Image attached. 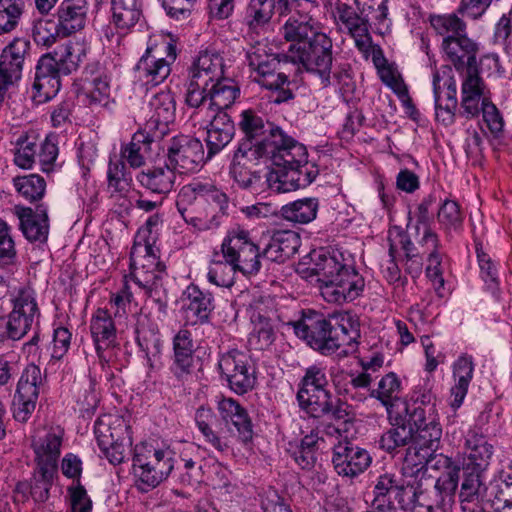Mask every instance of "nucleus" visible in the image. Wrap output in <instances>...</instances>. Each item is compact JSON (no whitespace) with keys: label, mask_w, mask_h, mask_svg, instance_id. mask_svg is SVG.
<instances>
[{"label":"nucleus","mask_w":512,"mask_h":512,"mask_svg":"<svg viewBox=\"0 0 512 512\" xmlns=\"http://www.w3.org/2000/svg\"><path fill=\"white\" fill-rule=\"evenodd\" d=\"M148 131H137L133 134L129 144L121 150V157L124 158L132 168H139L144 164V156L142 150H150V144L159 141L151 137Z\"/></svg>","instance_id":"obj_45"},{"label":"nucleus","mask_w":512,"mask_h":512,"mask_svg":"<svg viewBox=\"0 0 512 512\" xmlns=\"http://www.w3.org/2000/svg\"><path fill=\"white\" fill-rule=\"evenodd\" d=\"M13 184L17 192L30 202L42 199L46 190L44 178L37 174L15 177Z\"/></svg>","instance_id":"obj_51"},{"label":"nucleus","mask_w":512,"mask_h":512,"mask_svg":"<svg viewBox=\"0 0 512 512\" xmlns=\"http://www.w3.org/2000/svg\"><path fill=\"white\" fill-rule=\"evenodd\" d=\"M63 434L60 428H44L35 433L32 447L36 455L38 467L57 470Z\"/></svg>","instance_id":"obj_22"},{"label":"nucleus","mask_w":512,"mask_h":512,"mask_svg":"<svg viewBox=\"0 0 512 512\" xmlns=\"http://www.w3.org/2000/svg\"><path fill=\"white\" fill-rule=\"evenodd\" d=\"M214 187V185L209 183L195 182L184 186L179 194V199L176 203L178 211L187 223H191L199 230H209L218 227V215L212 212L209 219L193 216L189 217V210L183 207V203L191 199L200 204L204 203Z\"/></svg>","instance_id":"obj_21"},{"label":"nucleus","mask_w":512,"mask_h":512,"mask_svg":"<svg viewBox=\"0 0 512 512\" xmlns=\"http://www.w3.org/2000/svg\"><path fill=\"white\" fill-rule=\"evenodd\" d=\"M249 65L257 71L260 78L258 80L276 78L275 72H280L281 55L267 54L263 48H255L254 51L247 54Z\"/></svg>","instance_id":"obj_42"},{"label":"nucleus","mask_w":512,"mask_h":512,"mask_svg":"<svg viewBox=\"0 0 512 512\" xmlns=\"http://www.w3.org/2000/svg\"><path fill=\"white\" fill-rule=\"evenodd\" d=\"M413 400L417 406L409 413V423L418 429L420 441L436 442L442 437V426L436 407V396L429 381L414 391Z\"/></svg>","instance_id":"obj_9"},{"label":"nucleus","mask_w":512,"mask_h":512,"mask_svg":"<svg viewBox=\"0 0 512 512\" xmlns=\"http://www.w3.org/2000/svg\"><path fill=\"white\" fill-rule=\"evenodd\" d=\"M57 470L38 467L34 472L31 483L20 482L15 488L16 499L22 494V500L30 495L37 502H44L49 497V491L52 487Z\"/></svg>","instance_id":"obj_30"},{"label":"nucleus","mask_w":512,"mask_h":512,"mask_svg":"<svg viewBox=\"0 0 512 512\" xmlns=\"http://www.w3.org/2000/svg\"><path fill=\"white\" fill-rule=\"evenodd\" d=\"M188 300L186 304L187 317L191 314L197 321L204 323L209 319L211 311L214 309L213 297L210 293L202 292L196 285H190L184 292Z\"/></svg>","instance_id":"obj_39"},{"label":"nucleus","mask_w":512,"mask_h":512,"mask_svg":"<svg viewBox=\"0 0 512 512\" xmlns=\"http://www.w3.org/2000/svg\"><path fill=\"white\" fill-rule=\"evenodd\" d=\"M87 11V0H63L60 3L54 17L62 28V37L70 36L84 28Z\"/></svg>","instance_id":"obj_29"},{"label":"nucleus","mask_w":512,"mask_h":512,"mask_svg":"<svg viewBox=\"0 0 512 512\" xmlns=\"http://www.w3.org/2000/svg\"><path fill=\"white\" fill-rule=\"evenodd\" d=\"M90 330L97 352L110 348L115 339V326L111 315L106 310L96 311L91 319Z\"/></svg>","instance_id":"obj_36"},{"label":"nucleus","mask_w":512,"mask_h":512,"mask_svg":"<svg viewBox=\"0 0 512 512\" xmlns=\"http://www.w3.org/2000/svg\"><path fill=\"white\" fill-rule=\"evenodd\" d=\"M83 95L90 106L106 107L110 102V81L107 76L96 77L91 82V88Z\"/></svg>","instance_id":"obj_57"},{"label":"nucleus","mask_w":512,"mask_h":512,"mask_svg":"<svg viewBox=\"0 0 512 512\" xmlns=\"http://www.w3.org/2000/svg\"><path fill=\"white\" fill-rule=\"evenodd\" d=\"M42 384L43 378L40 368L35 364H29L20 376L15 395L38 400Z\"/></svg>","instance_id":"obj_50"},{"label":"nucleus","mask_w":512,"mask_h":512,"mask_svg":"<svg viewBox=\"0 0 512 512\" xmlns=\"http://www.w3.org/2000/svg\"><path fill=\"white\" fill-rule=\"evenodd\" d=\"M400 390L401 382L399 378L395 373L390 372L380 380L378 388L372 392V396L380 400L386 407L390 419L393 418L394 407L399 401Z\"/></svg>","instance_id":"obj_46"},{"label":"nucleus","mask_w":512,"mask_h":512,"mask_svg":"<svg viewBox=\"0 0 512 512\" xmlns=\"http://www.w3.org/2000/svg\"><path fill=\"white\" fill-rule=\"evenodd\" d=\"M38 312L35 299L28 293L21 292L14 300V307L9 314L7 333L10 339L18 340L30 329L34 315Z\"/></svg>","instance_id":"obj_25"},{"label":"nucleus","mask_w":512,"mask_h":512,"mask_svg":"<svg viewBox=\"0 0 512 512\" xmlns=\"http://www.w3.org/2000/svg\"><path fill=\"white\" fill-rule=\"evenodd\" d=\"M174 453L169 448H155L147 443L134 447L132 473L135 486L142 492L156 488L174 469Z\"/></svg>","instance_id":"obj_6"},{"label":"nucleus","mask_w":512,"mask_h":512,"mask_svg":"<svg viewBox=\"0 0 512 512\" xmlns=\"http://www.w3.org/2000/svg\"><path fill=\"white\" fill-rule=\"evenodd\" d=\"M357 10L363 15L364 21L369 24L375 20L377 24L386 21L388 15V0H354Z\"/></svg>","instance_id":"obj_58"},{"label":"nucleus","mask_w":512,"mask_h":512,"mask_svg":"<svg viewBox=\"0 0 512 512\" xmlns=\"http://www.w3.org/2000/svg\"><path fill=\"white\" fill-rule=\"evenodd\" d=\"M62 37V28L53 18H41L34 21L32 38L38 46L52 47Z\"/></svg>","instance_id":"obj_49"},{"label":"nucleus","mask_w":512,"mask_h":512,"mask_svg":"<svg viewBox=\"0 0 512 512\" xmlns=\"http://www.w3.org/2000/svg\"><path fill=\"white\" fill-rule=\"evenodd\" d=\"M94 434L98 446L111 445L122 436L127 439L131 434L125 419L117 414H104L98 417L94 424Z\"/></svg>","instance_id":"obj_31"},{"label":"nucleus","mask_w":512,"mask_h":512,"mask_svg":"<svg viewBox=\"0 0 512 512\" xmlns=\"http://www.w3.org/2000/svg\"><path fill=\"white\" fill-rule=\"evenodd\" d=\"M221 250L225 260L244 275L257 274L262 267L261 247L250 239L246 230L230 232Z\"/></svg>","instance_id":"obj_10"},{"label":"nucleus","mask_w":512,"mask_h":512,"mask_svg":"<svg viewBox=\"0 0 512 512\" xmlns=\"http://www.w3.org/2000/svg\"><path fill=\"white\" fill-rule=\"evenodd\" d=\"M217 411L222 423H217L211 408L201 406L195 414V422L204 441L221 453L229 452L237 437L242 442L253 435L251 419L247 410L233 398H221Z\"/></svg>","instance_id":"obj_1"},{"label":"nucleus","mask_w":512,"mask_h":512,"mask_svg":"<svg viewBox=\"0 0 512 512\" xmlns=\"http://www.w3.org/2000/svg\"><path fill=\"white\" fill-rule=\"evenodd\" d=\"M260 149L253 151L236 149L230 166V174L235 182L243 189H255L261 181V172L258 170L259 160L269 155L259 153Z\"/></svg>","instance_id":"obj_20"},{"label":"nucleus","mask_w":512,"mask_h":512,"mask_svg":"<svg viewBox=\"0 0 512 512\" xmlns=\"http://www.w3.org/2000/svg\"><path fill=\"white\" fill-rule=\"evenodd\" d=\"M137 71L155 85L164 81L170 74V65L164 58H156L150 54V50L141 57L136 65Z\"/></svg>","instance_id":"obj_48"},{"label":"nucleus","mask_w":512,"mask_h":512,"mask_svg":"<svg viewBox=\"0 0 512 512\" xmlns=\"http://www.w3.org/2000/svg\"><path fill=\"white\" fill-rule=\"evenodd\" d=\"M484 497L493 512H512V464L489 482Z\"/></svg>","instance_id":"obj_27"},{"label":"nucleus","mask_w":512,"mask_h":512,"mask_svg":"<svg viewBox=\"0 0 512 512\" xmlns=\"http://www.w3.org/2000/svg\"><path fill=\"white\" fill-rule=\"evenodd\" d=\"M152 114L146 122L144 130L152 134L154 139L161 140L170 131L169 125L175 120L176 104L173 95L168 91L156 93L149 102Z\"/></svg>","instance_id":"obj_19"},{"label":"nucleus","mask_w":512,"mask_h":512,"mask_svg":"<svg viewBox=\"0 0 512 512\" xmlns=\"http://www.w3.org/2000/svg\"><path fill=\"white\" fill-rule=\"evenodd\" d=\"M258 83L266 89L273 90L276 92L274 102L277 104L287 102L294 98L293 91L290 89L291 82L288 80V76L283 72H277L276 78L257 80Z\"/></svg>","instance_id":"obj_59"},{"label":"nucleus","mask_w":512,"mask_h":512,"mask_svg":"<svg viewBox=\"0 0 512 512\" xmlns=\"http://www.w3.org/2000/svg\"><path fill=\"white\" fill-rule=\"evenodd\" d=\"M71 512H92V501L80 481L73 482L67 488Z\"/></svg>","instance_id":"obj_63"},{"label":"nucleus","mask_w":512,"mask_h":512,"mask_svg":"<svg viewBox=\"0 0 512 512\" xmlns=\"http://www.w3.org/2000/svg\"><path fill=\"white\" fill-rule=\"evenodd\" d=\"M240 95L239 85L232 79L222 76L211 82L209 108L217 112H225Z\"/></svg>","instance_id":"obj_35"},{"label":"nucleus","mask_w":512,"mask_h":512,"mask_svg":"<svg viewBox=\"0 0 512 512\" xmlns=\"http://www.w3.org/2000/svg\"><path fill=\"white\" fill-rule=\"evenodd\" d=\"M84 57L85 48L73 42H67L54 51L43 54L35 67L33 100L45 103L54 98L61 88V77L76 71Z\"/></svg>","instance_id":"obj_2"},{"label":"nucleus","mask_w":512,"mask_h":512,"mask_svg":"<svg viewBox=\"0 0 512 512\" xmlns=\"http://www.w3.org/2000/svg\"><path fill=\"white\" fill-rule=\"evenodd\" d=\"M494 454V446L487 437L475 430H469L464 442L460 464L464 471L483 472Z\"/></svg>","instance_id":"obj_18"},{"label":"nucleus","mask_w":512,"mask_h":512,"mask_svg":"<svg viewBox=\"0 0 512 512\" xmlns=\"http://www.w3.org/2000/svg\"><path fill=\"white\" fill-rule=\"evenodd\" d=\"M482 472L465 471L466 477L461 486V497L469 502H481L486 505V498L484 497L487 485H484L481 480Z\"/></svg>","instance_id":"obj_55"},{"label":"nucleus","mask_w":512,"mask_h":512,"mask_svg":"<svg viewBox=\"0 0 512 512\" xmlns=\"http://www.w3.org/2000/svg\"><path fill=\"white\" fill-rule=\"evenodd\" d=\"M311 270L318 277L321 295L329 303L352 302L365 286L364 278L354 267L342 264L332 255L319 254Z\"/></svg>","instance_id":"obj_5"},{"label":"nucleus","mask_w":512,"mask_h":512,"mask_svg":"<svg viewBox=\"0 0 512 512\" xmlns=\"http://www.w3.org/2000/svg\"><path fill=\"white\" fill-rule=\"evenodd\" d=\"M301 318L289 322L294 333L314 350H334L344 345H351L360 337L359 324L347 319L350 329L344 323L332 326L321 312L308 309L302 310Z\"/></svg>","instance_id":"obj_4"},{"label":"nucleus","mask_w":512,"mask_h":512,"mask_svg":"<svg viewBox=\"0 0 512 512\" xmlns=\"http://www.w3.org/2000/svg\"><path fill=\"white\" fill-rule=\"evenodd\" d=\"M405 487L406 485L400 484L399 479L394 474L384 473L380 475L374 486V498L369 511L386 512V510H395L391 504V494L395 493V499L397 500L399 490Z\"/></svg>","instance_id":"obj_33"},{"label":"nucleus","mask_w":512,"mask_h":512,"mask_svg":"<svg viewBox=\"0 0 512 512\" xmlns=\"http://www.w3.org/2000/svg\"><path fill=\"white\" fill-rule=\"evenodd\" d=\"M14 210L24 237L32 243H46L50 229L48 207L43 203L37 204L35 209L16 205Z\"/></svg>","instance_id":"obj_17"},{"label":"nucleus","mask_w":512,"mask_h":512,"mask_svg":"<svg viewBox=\"0 0 512 512\" xmlns=\"http://www.w3.org/2000/svg\"><path fill=\"white\" fill-rule=\"evenodd\" d=\"M235 271H238V269L227 261L225 263L218 262L209 269L207 278L210 283L216 286L229 288L234 284Z\"/></svg>","instance_id":"obj_64"},{"label":"nucleus","mask_w":512,"mask_h":512,"mask_svg":"<svg viewBox=\"0 0 512 512\" xmlns=\"http://www.w3.org/2000/svg\"><path fill=\"white\" fill-rule=\"evenodd\" d=\"M235 131L231 116L226 112H217L207 126L205 138L207 157L212 159L221 152L232 141Z\"/></svg>","instance_id":"obj_28"},{"label":"nucleus","mask_w":512,"mask_h":512,"mask_svg":"<svg viewBox=\"0 0 512 512\" xmlns=\"http://www.w3.org/2000/svg\"><path fill=\"white\" fill-rule=\"evenodd\" d=\"M238 127L244 136L237 148L253 152L260 149L259 153L269 158L291 137L253 109L241 112Z\"/></svg>","instance_id":"obj_7"},{"label":"nucleus","mask_w":512,"mask_h":512,"mask_svg":"<svg viewBox=\"0 0 512 512\" xmlns=\"http://www.w3.org/2000/svg\"><path fill=\"white\" fill-rule=\"evenodd\" d=\"M190 76H199V79L214 82L224 75L223 58L214 50L200 51L193 65L189 69Z\"/></svg>","instance_id":"obj_34"},{"label":"nucleus","mask_w":512,"mask_h":512,"mask_svg":"<svg viewBox=\"0 0 512 512\" xmlns=\"http://www.w3.org/2000/svg\"><path fill=\"white\" fill-rule=\"evenodd\" d=\"M0 262L7 268L13 266L14 262H18L12 229L2 219H0Z\"/></svg>","instance_id":"obj_56"},{"label":"nucleus","mask_w":512,"mask_h":512,"mask_svg":"<svg viewBox=\"0 0 512 512\" xmlns=\"http://www.w3.org/2000/svg\"><path fill=\"white\" fill-rule=\"evenodd\" d=\"M167 160L180 173L197 171L211 158L205 154L202 142L190 136L173 137L167 150Z\"/></svg>","instance_id":"obj_13"},{"label":"nucleus","mask_w":512,"mask_h":512,"mask_svg":"<svg viewBox=\"0 0 512 512\" xmlns=\"http://www.w3.org/2000/svg\"><path fill=\"white\" fill-rule=\"evenodd\" d=\"M319 32L308 22L295 18H289L283 26V36L288 42H291L289 52L293 55L300 51V46L306 45Z\"/></svg>","instance_id":"obj_38"},{"label":"nucleus","mask_w":512,"mask_h":512,"mask_svg":"<svg viewBox=\"0 0 512 512\" xmlns=\"http://www.w3.org/2000/svg\"><path fill=\"white\" fill-rule=\"evenodd\" d=\"M391 420L395 421L396 426L385 432L380 439V447L389 453L407 445L409 441L412 442L414 438L412 430L415 429L411 424L410 427H406L404 425L405 419L401 416L393 415Z\"/></svg>","instance_id":"obj_47"},{"label":"nucleus","mask_w":512,"mask_h":512,"mask_svg":"<svg viewBox=\"0 0 512 512\" xmlns=\"http://www.w3.org/2000/svg\"><path fill=\"white\" fill-rule=\"evenodd\" d=\"M372 463L370 453L350 443H338L333 448L332 464L342 478L354 479L364 473Z\"/></svg>","instance_id":"obj_16"},{"label":"nucleus","mask_w":512,"mask_h":512,"mask_svg":"<svg viewBox=\"0 0 512 512\" xmlns=\"http://www.w3.org/2000/svg\"><path fill=\"white\" fill-rule=\"evenodd\" d=\"M430 24L435 32L443 38H456L466 32V23L456 14L432 15Z\"/></svg>","instance_id":"obj_53"},{"label":"nucleus","mask_w":512,"mask_h":512,"mask_svg":"<svg viewBox=\"0 0 512 512\" xmlns=\"http://www.w3.org/2000/svg\"><path fill=\"white\" fill-rule=\"evenodd\" d=\"M325 373L318 367H310L303 377L297 393L300 407L312 417L318 418L331 411V395L327 390Z\"/></svg>","instance_id":"obj_12"},{"label":"nucleus","mask_w":512,"mask_h":512,"mask_svg":"<svg viewBox=\"0 0 512 512\" xmlns=\"http://www.w3.org/2000/svg\"><path fill=\"white\" fill-rule=\"evenodd\" d=\"M269 159L272 164L269 180L277 183L279 192L304 188L319 174L318 167L308 161L306 147L292 137Z\"/></svg>","instance_id":"obj_3"},{"label":"nucleus","mask_w":512,"mask_h":512,"mask_svg":"<svg viewBox=\"0 0 512 512\" xmlns=\"http://www.w3.org/2000/svg\"><path fill=\"white\" fill-rule=\"evenodd\" d=\"M442 48L447 58L453 63L459 72L477 67L478 44L463 33L456 38H443Z\"/></svg>","instance_id":"obj_24"},{"label":"nucleus","mask_w":512,"mask_h":512,"mask_svg":"<svg viewBox=\"0 0 512 512\" xmlns=\"http://www.w3.org/2000/svg\"><path fill=\"white\" fill-rule=\"evenodd\" d=\"M132 445V436L131 434L127 435V439L123 436L119 438V440L114 441L111 445L98 446L102 455L111 463L112 465L121 464L127 457L128 449Z\"/></svg>","instance_id":"obj_62"},{"label":"nucleus","mask_w":512,"mask_h":512,"mask_svg":"<svg viewBox=\"0 0 512 512\" xmlns=\"http://www.w3.org/2000/svg\"><path fill=\"white\" fill-rule=\"evenodd\" d=\"M113 23L120 29L136 25L142 16V0H112Z\"/></svg>","instance_id":"obj_40"},{"label":"nucleus","mask_w":512,"mask_h":512,"mask_svg":"<svg viewBox=\"0 0 512 512\" xmlns=\"http://www.w3.org/2000/svg\"><path fill=\"white\" fill-rule=\"evenodd\" d=\"M251 322L254 329L248 338L249 350H268L275 337L271 320L261 312L254 311L251 315Z\"/></svg>","instance_id":"obj_37"},{"label":"nucleus","mask_w":512,"mask_h":512,"mask_svg":"<svg viewBox=\"0 0 512 512\" xmlns=\"http://www.w3.org/2000/svg\"><path fill=\"white\" fill-rule=\"evenodd\" d=\"M437 219L445 230L459 229L462 226L463 217L458 203L445 200L438 211Z\"/></svg>","instance_id":"obj_60"},{"label":"nucleus","mask_w":512,"mask_h":512,"mask_svg":"<svg viewBox=\"0 0 512 512\" xmlns=\"http://www.w3.org/2000/svg\"><path fill=\"white\" fill-rule=\"evenodd\" d=\"M317 198H304L284 205L281 215L284 219L300 224H307L316 218L318 211Z\"/></svg>","instance_id":"obj_41"},{"label":"nucleus","mask_w":512,"mask_h":512,"mask_svg":"<svg viewBox=\"0 0 512 512\" xmlns=\"http://www.w3.org/2000/svg\"><path fill=\"white\" fill-rule=\"evenodd\" d=\"M30 41L16 37L0 54V97L3 98L8 88L21 79L23 64L29 56Z\"/></svg>","instance_id":"obj_15"},{"label":"nucleus","mask_w":512,"mask_h":512,"mask_svg":"<svg viewBox=\"0 0 512 512\" xmlns=\"http://www.w3.org/2000/svg\"><path fill=\"white\" fill-rule=\"evenodd\" d=\"M276 8L278 9L277 0H250L245 17L249 29L257 32L267 25Z\"/></svg>","instance_id":"obj_44"},{"label":"nucleus","mask_w":512,"mask_h":512,"mask_svg":"<svg viewBox=\"0 0 512 512\" xmlns=\"http://www.w3.org/2000/svg\"><path fill=\"white\" fill-rule=\"evenodd\" d=\"M175 171L169 162H165L162 166H153L141 171L137 179L143 187L153 193L166 194L173 189L176 180Z\"/></svg>","instance_id":"obj_32"},{"label":"nucleus","mask_w":512,"mask_h":512,"mask_svg":"<svg viewBox=\"0 0 512 512\" xmlns=\"http://www.w3.org/2000/svg\"><path fill=\"white\" fill-rule=\"evenodd\" d=\"M456 489L455 473L438 477L433 500L418 486L407 483L404 489L399 490L397 502L405 512H448L454 503Z\"/></svg>","instance_id":"obj_8"},{"label":"nucleus","mask_w":512,"mask_h":512,"mask_svg":"<svg viewBox=\"0 0 512 512\" xmlns=\"http://www.w3.org/2000/svg\"><path fill=\"white\" fill-rule=\"evenodd\" d=\"M474 363L471 356H460L453 365L454 384L450 389L448 405L452 414L447 416L449 424H453L457 417V410L462 406L473 378Z\"/></svg>","instance_id":"obj_23"},{"label":"nucleus","mask_w":512,"mask_h":512,"mask_svg":"<svg viewBox=\"0 0 512 512\" xmlns=\"http://www.w3.org/2000/svg\"><path fill=\"white\" fill-rule=\"evenodd\" d=\"M211 82L199 79V76H190L186 83L185 104L190 108H199L207 100L210 101Z\"/></svg>","instance_id":"obj_54"},{"label":"nucleus","mask_w":512,"mask_h":512,"mask_svg":"<svg viewBox=\"0 0 512 512\" xmlns=\"http://www.w3.org/2000/svg\"><path fill=\"white\" fill-rule=\"evenodd\" d=\"M319 440L318 434L311 432L304 436L298 444L291 445V456L302 469L310 470L315 466Z\"/></svg>","instance_id":"obj_43"},{"label":"nucleus","mask_w":512,"mask_h":512,"mask_svg":"<svg viewBox=\"0 0 512 512\" xmlns=\"http://www.w3.org/2000/svg\"><path fill=\"white\" fill-rule=\"evenodd\" d=\"M108 186L112 188L114 192H123L128 189L131 182V176L127 172V168L124 162L109 163L108 171Z\"/></svg>","instance_id":"obj_61"},{"label":"nucleus","mask_w":512,"mask_h":512,"mask_svg":"<svg viewBox=\"0 0 512 512\" xmlns=\"http://www.w3.org/2000/svg\"><path fill=\"white\" fill-rule=\"evenodd\" d=\"M292 60L301 63L306 71L318 75L321 83L328 86L333 64L332 39L319 32L306 45L300 46V51L292 55Z\"/></svg>","instance_id":"obj_11"},{"label":"nucleus","mask_w":512,"mask_h":512,"mask_svg":"<svg viewBox=\"0 0 512 512\" xmlns=\"http://www.w3.org/2000/svg\"><path fill=\"white\" fill-rule=\"evenodd\" d=\"M218 366L235 393L244 394L254 388L256 369L248 354H220Z\"/></svg>","instance_id":"obj_14"},{"label":"nucleus","mask_w":512,"mask_h":512,"mask_svg":"<svg viewBox=\"0 0 512 512\" xmlns=\"http://www.w3.org/2000/svg\"><path fill=\"white\" fill-rule=\"evenodd\" d=\"M24 8V0H0V35L16 29Z\"/></svg>","instance_id":"obj_52"},{"label":"nucleus","mask_w":512,"mask_h":512,"mask_svg":"<svg viewBox=\"0 0 512 512\" xmlns=\"http://www.w3.org/2000/svg\"><path fill=\"white\" fill-rule=\"evenodd\" d=\"M441 437L436 442H422L418 438V429H415L414 438L407 449L402 470L406 477L422 478L428 467L429 458L432 456L440 443Z\"/></svg>","instance_id":"obj_26"}]
</instances>
